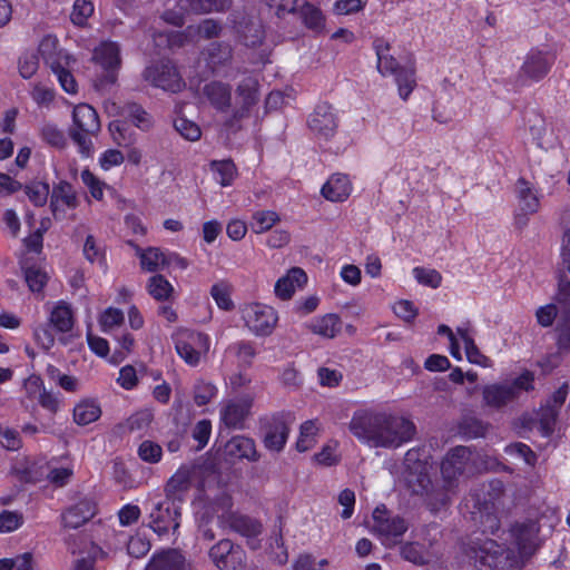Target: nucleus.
Segmentation results:
<instances>
[{
  "label": "nucleus",
  "instance_id": "f257e3e1",
  "mask_svg": "<svg viewBox=\"0 0 570 570\" xmlns=\"http://www.w3.org/2000/svg\"><path fill=\"white\" fill-rule=\"evenodd\" d=\"M351 433L373 448H399L411 441L416 428L403 416L383 412L356 411L350 422Z\"/></svg>",
  "mask_w": 570,
  "mask_h": 570
},
{
  "label": "nucleus",
  "instance_id": "f03ea898",
  "mask_svg": "<svg viewBox=\"0 0 570 570\" xmlns=\"http://www.w3.org/2000/svg\"><path fill=\"white\" fill-rule=\"evenodd\" d=\"M462 552L474 570H510L513 566L512 552L492 539L470 540Z\"/></svg>",
  "mask_w": 570,
  "mask_h": 570
},
{
  "label": "nucleus",
  "instance_id": "7ed1b4c3",
  "mask_svg": "<svg viewBox=\"0 0 570 570\" xmlns=\"http://www.w3.org/2000/svg\"><path fill=\"white\" fill-rule=\"evenodd\" d=\"M101 125L95 108L88 104H79L72 111V125L69 128V137L77 145L83 156L92 151V137L100 131Z\"/></svg>",
  "mask_w": 570,
  "mask_h": 570
},
{
  "label": "nucleus",
  "instance_id": "20e7f679",
  "mask_svg": "<svg viewBox=\"0 0 570 570\" xmlns=\"http://www.w3.org/2000/svg\"><path fill=\"white\" fill-rule=\"evenodd\" d=\"M258 88V80L254 77H246L237 85L235 106L230 115L224 120L225 128L233 132L242 129V121L252 116L253 108L259 101Z\"/></svg>",
  "mask_w": 570,
  "mask_h": 570
},
{
  "label": "nucleus",
  "instance_id": "39448f33",
  "mask_svg": "<svg viewBox=\"0 0 570 570\" xmlns=\"http://www.w3.org/2000/svg\"><path fill=\"white\" fill-rule=\"evenodd\" d=\"M372 518V532L386 547L400 543L409 529V522L403 517L390 512L384 504L374 509Z\"/></svg>",
  "mask_w": 570,
  "mask_h": 570
},
{
  "label": "nucleus",
  "instance_id": "423d86ee",
  "mask_svg": "<svg viewBox=\"0 0 570 570\" xmlns=\"http://www.w3.org/2000/svg\"><path fill=\"white\" fill-rule=\"evenodd\" d=\"M94 60L102 68V73L95 80L97 89L102 90L116 83L121 66L120 48L117 42H101L94 51Z\"/></svg>",
  "mask_w": 570,
  "mask_h": 570
},
{
  "label": "nucleus",
  "instance_id": "0eeeda50",
  "mask_svg": "<svg viewBox=\"0 0 570 570\" xmlns=\"http://www.w3.org/2000/svg\"><path fill=\"white\" fill-rule=\"evenodd\" d=\"M180 507L170 498L153 501L150 503V527L158 534H167L171 528L174 532L179 528Z\"/></svg>",
  "mask_w": 570,
  "mask_h": 570
},
{
  "label": "nucleus",
  "instance_id": "6e6552de",
  "mask_svg": "<svg viewBox=\"0 0 570 570\" xmlns=\"http://www.w3.org/2000/svg\"><path fill=\"white\" fill-rule=\"evenodd\" d=\"M208 557L219 570H243L245 552L229 539H222L208 551Z\"/></svg>",
  "mask_w": 570,
  "mask_h": 570
},
{
  "label": "nucleus",
  "instance_id": "1a4fd4ad",
  "mask_svg": "<svg viewBox=\"0 0 570 570\" xmlns=\"http://www.w3.org/2000/svg\"><path fill=\"white\" fill-rule=\"evenodd\" d=\"M144 77L155 87L171 92H178L185 86L176 67L169 60H161L147 67Z\"/></svg>",
  "mask_w": 570,
  "mask_h": 570
},
{
  "label": "nucleus",
  "instance_id": "9d476101",
  "mask_svg": "<svg viewBox=\"0 0 570 570\" xmlns=\"http://www.w3.org/2000/svg\"><path fill=\"white\" fill-rule=\"evenodd\" d=\"M243 320L254 334L266 336L273 332L277 315L273 307L254 303L244 307Z\"/></svg>",
  "mask_w": 570,
  "mask_h": 570
},
{
  "label": "nucleus",
  "instance_id": "9b49d317",
  "mask_svg": "<svg viewBox=\"0 0 570 570\" xmlns=\"http://www.w3.org/2000/svg\"><path fill=\"white\" fill-rule=\"evenodd\" d=\"M472 452L469 448L459 445L451 449L441 463V474L443 482L455 484L458 478L462 475L471 461Z\"/></svg>",
  "mask_w": 570,
  "mask_h": 570
},
{
  "label": "nucleus",
  "instance_id": "f8f14e48",
  "mask_svg": "<svg viewBox=\"0 0 570 570\" xmlns=\"http://www.w3.org/2000/svg\"><path fill=\"white\" fill-rule=\"evenodd\" d=\"M553 61V57L548 52L530 51L520 69V81L525 83L527 81H539L543 79L549 73Z\"/></svg>",
  "mask_w": 570,
  "mask_h": 570
},
{
  "label": "nucleus",
  "instance_id": "ddd939ff",
  "mask_svg": "<svg viewBox=\"0 0 570 570\" xmlns=\"http://www.w3.org/2000/svg\"><path fill=\"white\" fill-rule=\"evenodd\" d=\"M308 126L314 134L324 139L333 137L337 129V118L333 107L327 102L318 104L309 116Z\"/></svg>",
  "mask_w": 570,
  "mask_h": 570
},
{
  "label": "nucleus",
  "instance_id": "4468645a",
  "mask_svg": "<svg viewBox=\"0 0 570 570\" xmlns=\"http://www.w3.org/2000/svg\"><path fill=\"white\" fill-rule=\"evenodd\" d=\"M196 346L207 351L209 347L208 337L202 333H188L176 341L178 355L189 365L196 366L200 361V351Z\"/></svg>",
  "mask_w": 570,
  "mask_h": 570
},
{
  "label": "nucleus",
  "instance_id": "2eb2a0df",
  "mask_svg": "<svg viewBox=\"0 0 570 570\" xmlns=\"http://www.w3.org/2000/svg\"><path fill=\"white\" fill-rule=\"evenodd\" d=\"M511 531L520 554L522 557L532 556L538 548V523L533 520L515 523Z\"/></svg>",
  "mask_w": 570,
  "mask_h": 570
},
{
  "label": "nucleus",
  "instance_id": "dca6fc26",
  "mask_svg": "<svg viewBox=\"0 0 570 570\" xmlns=\"http://www.w3.org/2000/svg\"><path fill=\"white\" fill-rule=\"evenodd\" d=\"M146 570H194V568L178 549H167L154 554Z\"/></svg>",
  "mask_w": 570,
  "mask_h": 570
},
{
  "label": "nucleus",
  "instance_id": "f3484780",
  "mask_svg": "<svg viewBox=\"0 0 570 570\" xmlns=\"http://www.w3.org/2000/svg\"><path fill=\"white\" fill-rule=\"evenodd\" d=\"M288 434L289 425L285 416L283 414L274 415L266 426L263 443L267 450L281 452L287 442Z\"/></svg>",
  "mask_w": 570,
  "mask_h": 570
},
{
  "label": "nucleus",
  "instance_id": "a211bd4d",
  "mask_svg": "<svg viewBox=\"0 0 570 570\" xmlns=\"http://www.w3.org/2000/svg\"><path fill=\"white\" fill-rule=\"evenodd\" d=\"M95 514V502L90 499H82L61 514V522L65 528L77 529L88 522Z\"/></svg>",
  "mask_w": 570,
  "mask_h": 570
},
{
  "label": "nucleus",
  "instance_id": "6ab92c4d",
  "mask_svg": "<svg viewBox=\"0 0 570 570\" xmlns=\"http://www.w3.org/2000/svg\"><path fill=\"white\" fill-rule=\"evenodd\" d=\"M219 521L223 527H228L243 537L254 538L262 532V524L257 520L235 512L223 513Z\"/></svg>",
  "mask_w": 570,
  "mask_h": 570
},
{
  "label": "nucleus",
  "instance_id": "aec40b11",
  "mask_svg": "<svg viewBox=\"0 0 570 570\" xmlns=\"http://www.w3.org/2000/svg\"><path fill=\"white\" fill-rule=\"evenodd\" d=\"M253 400L249 396L228 402L220 411L222 421L228 428L240 429L249 414Z\"/></svg>",
  "mask_w": 570,
  "mask_h": 570
},
{
  "label": "nucleus",
  "instance_id": "412c9836",
  "mask_svg": "<svg viewBox=\"0 0 570 570\" xmlns=\"http://www.w3.org/2000/svg\"><path fill=\"white\" fill-rule=\"evenodd\" d=\"M224 452L230 459H246L252 462L259 459L254 440L244 435L233 436L225 444Z\"/></svg>",
  "mask_w": 570,
  "mask_h": 570
},
{
  "label": "nucleus",
  "instance_id": "4be33fe9",
  "mask_svg": "<svg viewBox=\"0 0 570 570\" xmlns=\"http://www.w3.org/2000/svg\"><path fill=\"white\" fill-rule=\"evenodd\" d=\"M405 481L412 493L417 495L426 493L432 484L426 464L420 460L415 461L413 465L407 468Z\"/></svg>",
  "mask_w": 570,
  "mask_h": 570
},
{
  "label": "nucleus",
  "instance_id": "5701e85b",
  "mask_svg": "<svg viewBox=\"0 0 570 570\" xmlns=\"http://www.w3.org/2000/svg\"><path fill=\"white\" fill-rule=\"evenodd\" d=\"M232 0H178L177 7L186 13L205 14L213 11L224 12L230 9Z\"/></svg>",
  "mask_w": 570,
  "mask_h": 570
},
{
  "label": "nucleus",
  "instance_id": "b1692460",
  "mask_svg": "<svg viewBox=\"0 0 570 570\" xmlns=\"http://www.w3.org/2000/svg\"><path fill=\"white\" fill-rule=\"evenodd\" d=\"M306 282V273L299 267H293L276 282L275 294L282 299H289L296 287H302Z\"/></svg>",
  "mask_w": 570,
  "mask_h": 570
},
{
  "label": "nucleus",
  "instance_id": "393cba45",
  "mask_svg": "<svg viewBox=\"0 0 570 570\" xmlns=\"http://www.w3.org/2000/svg\"><path fill=\"white\" fill-rule=\"evenodd\" d=\"M191 475L193 472L189 468H179L165 487L166 497L180 503L183 501L181 495L191 487Z\"/></svg>",
  "mask_w": 570,
  "mask_h": 570
},
{
  "label": "nucleus",
  "instance_id": "a878e982",
  "mask_svg": "<svg viewBox=\"0 0 570 570\" xmlns=\"http://www.w3.org/2000/svg\"><path fill=\"white\" fill-rule=\"evenodd\" d=\"M351 189V183L346 175L334 174L323 185L321 193L327 200L343 202L350 196Z\"/></svg>",
  "mask_w": 570,
  "mask_h": 570
},
{
  "label": "nucleus",
  "instance_id": "bb28decb",
  "mask_svg": "<svg viewBox=\"0 0 570 570\" xmlns=\"http://www.w3.org/2000/svg\"><path fill=\"white\" fill-rule=\"evenodd\" d=\"M455 484L445 483L443 485L431 484L430 489L423 495L428 508L436 513L446 508L451 502V497L454 493Z\"/></svg>",
  "mask_w": 570,
  "mask_h": 570
},
{
  "label": "nucleus",
  "instance_id": "cd10ccee",
  "mask_svg": "<svg viewBox=\"0 0 570 570\" xmlns=\"http://www.w3.org/2000/svg\"><path fill=\"white\" fill-rule=\"evenodd\" d=\"M60 203L71 209H75L79 204L77 194L71 184L66 180L60 181L52 188L50 209L53 216H57Z\"/></svg>",
  "mask_w": 570,
  "mask_h": 570
},
{
  "label": "nucleus",
  "instance_id": "c85d7f7f",
  "mask_svg": "<svg viewBox=\"0 0 570 570\" xmlns=\"http://www.w3.org/2000/svg\"><path fill=\"white\" fill-rule=\"evenodd\" d=\"M204 94L210 104L219 111H227L232 102L230 86L220 81H213L204 87Z\"/></svg>",
  "mask_w": 570,
  "mask_h": 570
},
{
  "label": "nucleus",
  "instance_id": "c756f323",
  "mask_svg": "<svg viewBox=\"0 0 570 570\" xmlns=\"http://www.w3.org/2000/svg\"><path fill=\"white\" fill-rule=\"evenodd\" d=\"M483 400L488 406L500 409L514 401L512 389L507 382L490 384L483 389Z\"/></svg>",
  "mask_w": 570,
  "mask_h": 570
},
{
  "label": "nucleus",
  "instance_id": "7c9ffc66",
  "mask_svg": "<svg viewBox=\"0 0 570 570\" xmlns=\"http://www.w3.org/2000/svg\"><path fill=\"white\" fill-rule=\"evenodd\" d=\"M489 426V423L469 413L461 416V419L458 422L456 429L458 433L463 439L472 440L478 438H484Z\"/></svg>",
  "mask_w": 570,
  "mask_h": 570
},
{
  "label": "nucleus",
  "instance_id": "2f4dec72",
  "mask_svg": "<svg viewBox=\"0 0 570 570\" xmlns=\"http://www.w3.org/2000/svg\"><path fill=\"white\" fill-rule=\"evenodd\" d=\"M137 255L140 258L141 268L147 272H157L170 265L168 256L158 247H148L147 249L137 247Z\"/></svg>",
  "mask_w": 570,
  "mask_h": 570
},
{
  "label": "nucleus",
  "instance_id": "473e14b6",
  "mask_svg": "<svg viewBox=\"0 0 570 570\" xmlns=\"http://www.w3.org/2000/svg\"><path fill=\"white\" fill-rule=\"evenodd\" d=\"M374 49L377 57V70L383 76L386 75H393L401 69L397 61L394 59V57L390 56V43L384 41L383 39H375L374 40Z\"/></svg>",
  "mask_w": 570,
  "mask_h": 570
},
{
  "label": "nucleus",
  "instance_id": "72a5a7b5",
  "mask_svg": "<svg viewBox=\"0 0 570 570\" xmlns=\"http://www.w3.org/2000/svg\"><path fill=\"white\" fill-rule=\"evenodd\" d=\"M49 325L57 332L67 333L73 326L72 311L68 304L60 302L50 313Z\"/></svg>",
  "mask_w": 570,
  "mask_h": 570
},
{
  "label": "nucleus",
  "instance_id": "f704fd0d",
  "mask_svg": "<svg viewBox=\"0 0 570 570\" xmlns=\"http://www.w3.org/2000/svg\"><path fill=\"white\" fill-rule=\"evenodd\" d=\"M308 328L318 335L327 338H333L341 331L340 317L335 314H327L323 317L314 320Z\"/></svg>",
  "mask_w": 570,
  "mask_h": 570
},
{
  "label": "nucleus",
  "instance_id": "c9c22d12",
  "mask_svg": "<svg viewBox=\"0 0 570 570\" xmlns=\"http://www.w3.org/2000/svg\"><path fill=\"white\" fill-rule=\"evenodd\" d=\"M239 37L245 46L257 47L264 39V29L258 20H248L237 28Z\"/></svg>",
  "mask_w": 570,
  "mask_h": 570
},
{
  "label": "nucleus",
  "instance_id": "e433bc0d",
  "mask_svg": "<svg viewBox=\"0 0 570 570\" xmlns=\"http://www.w3.org/2000/svg\"><path fill=\"white\" fill-rule=\"evenodd\" d=\"M520 209L525 214L538 212L540 203L538 196L532 191L529 183L520 178L517 183Z\"/></svg>",
  "mask_w": 570,
  "mask_h": 570
},
{
  "label": "nucleus",
  "instance_id": "4c0bfd02",
  "mask_svg": "<svg viewBox=\"0 0 570 570\" xmlns=\"http://www.w3.org/2000/svg\"><path fill=\"white\" fill-rule=\"evenodd\" d=\"M57 46L58 40L56 37L52 36H46L39 45V53L45 60V63L51 68L55 65L61 62V59L63 58L66 60V63H68L69 57L67 55H63L59 51L57 52Z\"/></svg>",
  "mask_w": 570,
  "mask_h": 570
},
{
  "label": "nucleus",
  "instance_id": "58836bf2",
  "mask_svg": "<svg viewBox=\"0 0 570 570\" xmlns=\"http://www.w3.org/2000/svg\"><path fill=\"white\" fill-rule=\"evenodd\" d=\"M100 406L95 401H82L73 409V420L79 425H87L99 419Z\"/></svg>",
  "mask_w": 570,
  "mask_h": 570
},
{
  "label": "nucleus",
  "instance_id": "ea45409f",
  "mask_svg": "<svg viewBox=\"0 0 570 570\" xmlns=\"http://www.w3.org/2000/svg\"><path fill=\"white\" fill-rule=\"evenodd\" d=\"M148 294L156 301H167L174 293L173 285L161 274H156L148 279Z\"/></svg>",
  "mask_w": 570,
  "mask_h": 570
},
{
  "label": "nucleus",
  "instance_id": "a19ab883",
  "mask_svg": "<svg viewBox=\"0 0 570 570\" xmlns=\"http://www.w3.org/2000/svg\"><path fill=\"white\" fill-rule=\"evenodd\" d=\"M228 351L233 353L240 366L249 367L257 354L255 344L249 341H239L232 344Z\"/></svg>",
  "mask_w": 570,
  "mask_h": 570
},
{
  "label": "nucleus",
  "instance_id": "79ce46f5",
  "mask_svg": "<svg viewBox=\"0 0 570 570\" xmlns=\"http://www.w3.org/2000/svg\"><path fill=\"white\" fill-rule=\"evenodd\" d=\"M233 57L232 47L225 42H213L208 48V62L212 68L227 65Z\"/></svg>",
  "mask_w": 570,
  "mask_h": 570
},
{
  "label": "nucleus",
  "instance_id": "37998d69",
  "mask_svg": "<svg viewBox=\"0 0 570 570\" xmlns=\"http://www.w3.org/2000/svg\"><path fill=\"white\" fill-rule=\"evenodd\" d=\"M109 129L112 135L114 141L120 147H130L136 141L135 131L122 121H114L110 124Z\"/></svg>",
  "mask_w": 570,
  "mask_h": 570
},
{
  "label": "nucleus",
  "instance_id": "c03bdc74",
  "mask_svg": "<svg viewBox=\"0 0 570 570\" xmlns=\"http://www.w3.org/2000/svg\"><path fill=\"white\" fill-rule=\"evenodd\" d=\"M279 220L277 213L273 210H258L253 214L250 228L256 234L269 230Z\"/></svg>",
  "mask_w": 570,
  "mask_h": 570
},
{
  "label": "nucleus",
  "instance_id": "a18cd8bd",
  "mask_svg": "<svg viewBox=\"0 0 570 570\" xmlns=\"http://www.w3.org/2000/svg\"><path fill=\"white\" fill-rule=\"evenodd\" d=\"M558 415L559 410L552 406L550 402H547V404L540 409L538 413L539 426L544 436H549L553 433Z\"/></svg>",
  "mask_w": 570,
  "mask_h": 570
},
{
  "label": "nucleus",
  "instance_id": "49530a36",
  "mask_svg": "<svg viewBox=\"0 0 570 570\" xmlns=\"http://www.w3.org/2000/svg\"><path fill=\"white\" fill-rule=\"evenodd\" d=\"M24 281L31 292L39 293L47 284L48 276L39 266H23Z\"/></svg>",
  "mask_w": 570,
  "mask_h": 570
},
{
  "label": "nucleus",
  "instance_id": "de8ad7c7",
  "mask_svg": "<svg viewBox=\"0 0 570 570\" xmlns=\"http://www.w3.org/2000/svg\"><path fill=\"white\" fill-rule=\"evenodd\" d=\"M48 463L43 461H36L28 464L23 470L19 471L20 481L27 483H37L46 479Z\"/></svg>",
  "mask_w": 570,
  "mask_h": 570
},
{
  "label": "nucleus",
  "instance_id": "09e8293b",
  "mask_svg": "<svg viewBox=\"0 0 570 570\" xmlns=\"http://www.w3.org/2000/svg\"><path fill=\"white\" fill-rule=\"evenodd\" d=\"M395 81L399 87V95L403 100H406L415 87L414 69L401 68L395 73Z\"/></svg>",
  "mask_w": 570,
  "mask_h": 570
},
{
  "label": "nucleus",
  "instance_id": "8fccbe9b",
  "mask_svg": "<svg viewBox=\"0 0 570 570\" xmlns=\"http://www.w3.org/2000/svg\"><path fill=\"white\" fill-rule=\"evenodd\" d=\"M458 334L463 341L465 354L469 362L483 365L488 358L479 351L478 346L474 343V340L469 335L468 330L459 327Z\"/></svg>",
  "mask_w": 570,
  "mask_h": 570
},
{
  "label": "nucleus",
  "instance_id": "3c124183",
  "mask_svg": "<svg viewBox=\"0 0 570 570\" xmlns=\"http://www.w3.org/2000/svg\"><path fill=\"white\" fill-rule=\"evenodd\" d=\"M210 295L219 308L224 311L234 308V303L230 298V286L227 283L220 282L214 284L210 288Z\"/></svg>",
  "mask_w": 570,
  "mask_h": 570
},
{
  "label": "nucleus",
  "instance_id": "603ef678",
  "mask_svg": "<svg viewBox=\"0 0 570 570\" xmlns=\"http://www.w3.org/2000/svg\"><path fill=\"white\" fill-rule=\"evenodd\" d=\"M29 200L38 207L43 206L50 193L49 185L42 181H36L24 187Z\"/></svg>",
  "mask_w": 570,
  "mask_h": 570
},
{
  "label": "nucleus",
  "instance_id": "864d4df0",
  "mask_svg": "<svg viewBox=\"0 0 570 570\" xmlns=\"http://www.w3.org/2000/svg\"><path fill=\"white\" fill-rule=\"evenodd\" d=\"M174 127L181 137L190 141H196L202 136L199 126L185 117H177Z\"/></svg>",
  "mask_w": 570,
  "mask_h": 570
},
{
  "label": "nucleus",
  "instance_id": "5fc2aeb1",
  "mask_svg": "<svg viewBox=\"0 0 570 570\" xmlns=\"http://www.w3.org/2000/svg\"><path fill=\"white\" fill-rule=\"evenodd\" d=\"M94 13V4L89 0H76L70 14L71 22L83 27L87 19Z\"/></svg>",
  "mask_w": 570,
  "mask_h": 570
},
{
  "label": "nucleus",
  "instance_id": "6e6d98bb",
  "mask_svg": "<svg viewBox=\"0 0 570 570\" xmlns=\"http://www.w3.org/2000/svg\"><path fill=\"white\" fill-rule=\"evenodd\" d=\"M212 169L219 176L218 181L223 187L229 186L236 176V167L229 159L213 161Z\"/></svg>",
  "mask_w": 570,
  "mask_h": 570
},
{
  "label": "nucleus",
  "instance_id": "4d7b16f0",
  "mask_svg": "<svg viewBox=\"0 0 570 570\" xmlns=\"http://www.w3.org/2000/svg\"><path fill=\"white\" fill-rule=\"evenodd\" d=\"M127 116L132 120L134 125L142 130L151 127L150 116L144 108L135 102L128 104L125 108Z\"/></svg>",
  "mask_w": 570,
  "mask_h": 570
},
{
  "label": "nucleus",
  "instance_id": "13d9d810",
  "mask_svg": "<svg viewBox=\"0 0 570 570\" xmlns=\"http://www.w3.org/2000/svg\"><path fill=\"white\" fill-rule=\"evenodd\" d=\"M301 13L303 21L307 28L313 30H320L323 28L324 18L320 9L315 8L309 3H306L305 6H303Z\"/></svg>",
  "mask_w": 570,
  "mask_h": 570
},
{
  "label": "nucleus",
  "instance_id": "bf43d9fd",
  "mask_svg": "<svg viewBox=\"0 0 570 570\" xmlns=\"http://www.w3.org/2000/svg\"><path fill=\"white\" fill-rule=\"evenodd\" d=\"M51 71L57 76L61 88L68 94L77 92V82L72 73L63 67L61 62L50 68Z\"/></svg>",
  "mask_w": 570,
  "mask_h": 570
},
{
  "label": "nucleus",
  "instance_id": "052dcab7",
  "mask_svg": "<svg viewBox=\"0 0 570 570\" xmlns=\"http://www.w3.org/2000/svg\"><path fill=\"white\" fill-rule=\"evenodd\" d=\"M414 278L422 285L438 288L441 285L442 276L436 269H426L415 267L413 269Z\"/></svg>",
  "mask_w": 570,
  "mask_h": 570
},
{
  "label": "nucleus",
  "instance_id": "680f3d73",
  "mask_svg": "<svg viewBox=\"0 0 570 570\" xmlns=\"http://www.w3.org/2000/svg\"><path fill=\"white\" fill-rule=\"evenodd\" d=\"M81 180L83 185L89 189L90 195L95 199H102L104 188L106 187V184L104 181L96 177L89 169H85L81 171Z\"/></svg>",
  "mask_w": 570,
  "mask_h": 570
},
{
  "label": "nucleus",
  "instance_id": "e2e57ef3",
  "mask_svg": "<svg viewBox=\"0 0 570 570\" xmlns=\"http://www.w3.org/2000/svg\"><path fill=\"white\" fill-rule=\"evenodd\" d=\"M39 68V58L35 52H26L19 59V73L22 78H31Z\"/></svg>",
  "mask_w": 570,
  "mask_h": 570
},
{
  "label": "nucleus",
  "instance_id": "0e129e2a",
  "mask_svg": "<svg viewBox=\"0 0 570 570\" xmlns=\"http://www.w3.org/2000/svg\"><path fill=\"white\" fill-rule=\"evenodd\" d=\"M154 414L150 410L145 409L136 412L127 420L129 431H144L153 422Z\"/></svg>",
  "mask_w": 570,
  "mask_h": 570
},
{
  "label": "nucleus",
  "instance_id": "69168bd1",
  "mask_svg": "<svg viewBox=\"0 0 570 570\" xmlns=\"http://www.w3.org/2000/svg\"><path fill=\"white\" fill-rule=\"evenodd\" d=\"M46 479L56 487H65L69 483L73 471L70 468H55L48 463Z\"/></svg>",
  "mask_w": 570,
  "mask_h": 570
},
{
  "label": "nucleus",
  "instance_id": "338daca9",
  "mask_svg": "<svg viewBox=\"0 0 570 570\" xmlns=\"http://www.w3.org/2000/svg\"><path fill=\"white\" fill-rule=\"evenodd\" d=\"M139 458L148 463H157L161 459V446L153 441H144L138 449Z\"/></svg>",
  "mask_w": 570,
  "mask_h": 570
},
{
  "label": "nucleus",
  "instance_id": "774afa93",
  "mask_svg": "<svg viewBox=\"0 0 570 570\" xmlns=\"http://www.w3.org/2000/svg\"><path fill=\"white\" fill-rule=\"evenodd\" d=\"M556 302L558 303L564 315L570 316V281H559Z\"/></svg>",
  "mask_w": 570,
  "mask_h": 570
}]
</instances>
